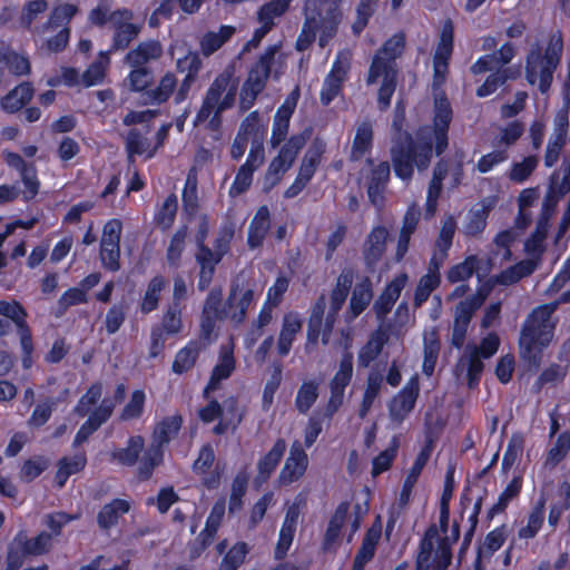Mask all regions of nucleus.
I'll return each mask as SVG.
<instances>
[{
	"instance_id": "39448f33",
	"label": "nucleus",
	"mask_w": 570,
	"mask_h": 570,
	"mask_svg": "<svg viewBox=\"0 0 570 570\" xmlns=\"http://www.w3.org/2000/svg\"><path fill=\"white\" fill-rule=\"evenodd\" d=\"M556 312V304H541L525 317L519 337L521 357L531 365L538 366L543 351L553 337L554 324L550 322Z\"/></svg>"
},
{
	"instance_id": "72a5a7b5",
	"label": "nucleus",
	"mask_w": 570,
	"mask_h": 570,
	"mask_svg": "<svg viewBox=\"0 0 570 570\" xmlns=\"http://www.w3.org/2000/svg\"><path fill=\"white\" fill-rule=\"evenodd\" d=\"M168 281L165 276L158 274L153 276L146 287V291L139 303V309L142 314H150L159 307L161 293L167 287Z\"/></svg>"
},
{
	"instance_id": "9d476101",
	"label": "nucleus",
	"mask_w": 570,
	"mask_h": 570,
	"mask_svg": "<svg viewBox=\"0 0 570 570\" xmlns=\"http://www.w3.org/2000/svg\"><path fill=\"white\" fill-rule=\"evenodd\" d=\"M454 49V26L451 19H446L441 27V31L439 35V41L433 55V80H432V89L433 91H440L434 96V99L439 97L442 92L446 96V94L442 90L446 81V77L449 73L450 60Z\"/></svg>"
},
{
	"instance_id": "e433bc0d",
	"label": "nucleus",
	"mask_w": 570,
	"mask_h": 570,
	"mask_svg": "<svg viewBox=\"0 0 570 570\" xmlns=\"http://www.w3.org/2000/svg\"><path fill=\"white\" fill-rule=\"evenodd\" d=\"M202 351L200 343L191 340L178 350L171 364V371L181 375L190 371L197 363Z\"/></svg>"
},
{
	"instance_id": "a19ab883",
	"label": "nucleus",
	"mask_w": 570,
	"mask_h": 570,
	"mask_svg": "<svg viewBox=\"0 0 570 570\" xmlns=\"http://www.w3.org/2000/svg\"><path fill=\"white\" fill-rule=\"evenodd\" d=\"M382 537V520L377 515L371 527L366 530L361 547L355 557L370 562L376 552V547Z\"/></svg>"
},
{
	"instance_id": "f8f14e48",
	"label": "nucleus",
	"mask_w": 570,
	"mask_h": 570,
	"mask_svg": "<svg viewBox=\"0 0 570 570\" xmlns=\"http://www.w3.org/2000/svg\"><path fill=\"white\" fill-rule=\"evenodd\" d=\"M419 395L420 379L417 374H414L389 403V413L392 421L402 423L414 410Z\"/></svg>"
},
{
	"instance_id": "de8ad7c7",
	"label": "nucleus",
	"mask_w": 570,
	"mask_h": 570,
	"mask_svg": "<svg viewBox=\"0 0 570 570\" xmlns=\"http://www.w3.org/2000/svg\"><path fill=\"white\" fill-rule=\"evenodd\" d=\"M185 307L168 303L165 305L158 327L164 330L167 336H175L181 333L184 328L183 311Z\"/></svg>"
},
{
	"instance_id": "5fc2aeb1",
	"label": "nucleus",
	"mask_w": 570,
	"mask_h": 570,
	"mask_svg": "<svg viewBox=\"0 0 570 570\" xmlns=\"http://www.w3.org/2000/svg\"><path fill=\"white\" fill-rule=\"evenodd\" d=\"M479 267V257L476 255H469L463 259V262L458 263L449 268L446 278L451 284L464 282L472 277Z\"/></svg>"
},
{
	"instance_id": "b1692460",
	"label": "nucleus",
	"mask_w": 570,
	"mask_h": 570,
	"mask_svg": "<svg viewBox=\"0 0 570 570\" xmlns=\"http://www.w3.org/2000/svg\"><path fill=\"white\" fill-rule=\"evenodd\" d=\"M373 299V285L367 276L358 281L352 289L348 306L344 313L346 323L355 321L371 304Z\"/></svg>"
},
{
	"instance_id": "9b49d317",
	"label": "nucleus",
	"mask_w": 570,
	"mask_h": 570,
	"mask_svg": "<svg viewBox=\"0 0 570 570\" xmlns=\"http://www.w3.org/2000/svg\"><path fill=\"white\" fill-rule=\"evenodd\" d=\"M114 16L119 17L112 24L114 35L110 49L107 51L108 53L128 49L130 43L138 38L142 30L141 23L132 22V10L119 8L114 10Z\"/></svg>"
},
{
	"instance_id": "5701e85b",
	"label": "nucleus",
	"mask_w": 570,
	"mask_h": 570,
	"mask_svg": "<svg viewBox=\"0 0 570 570\" xmlns=\"http://www.w3.org/2000/svg\"><path fill=\"white\" fill-rule=\"evenodd\" d=\"M387 237L389 230L382 225L373 227L366 236L362 248V255L364 264L368 269L374 268L382 259L386 250Z\"/></svg>"
},
{
	"instance_id": "4be33fe9",
	"label": "nucleus",
	"mask_w": 570,
	"mask_h": 570,
	"mask_svg": "<svg viewBox=\"0 0 570 570\" xmlns=\"http://www.w3.org/2000/svg\"><path fill=\"white\" fill-rule=\"evenodd\" d=\"M196 248L195 259L199 266L197 289L199 292H205L209 288L213 282L216 266L224 257L222 256V253H217L207 245H202V247Z\"/></svg>"
},
{
	"instance_id": "680f3d73",
	"label": "nucleus",
	"mask_w": 570,
	"mask_h": 570,
	"mask_svg": "<svg viewBox=\"0 0 570 570\" xmlns=\"http://www.w3.org/2000/svg\"><path fill=\"white\" fill-rule=\"evenodd\" d=\"M373 147V127L367 120L361 122L356 129L352 149L360 157L370 151Z\"/></svg>"
},
{
	"instance_id": "37998d69",
	"label": "nucleus",
	"mask_w": 570,
	"mask_h": 570,
	"mask_svg": "<svg viewBox=\"0 0 570 570\" xmlns=\"http://www.w3.org/2000/svg\"><path fill=\"white\" fill-rule=\"evenodd\" d=\"M493 206L491 203H482L480 208H472L468 216L463 227V233L466 236L475 237L482 234L488 224V217Z\"/></svg>"
},
{
	"instance_id": "cd10ccee",
	"label": "nucleus",
	"mask_w": 570,
	"mask_h": 570,
	"mask_svg": "<svg viewBox=\"0 0 570 570\" xmlns=\"http://www.w3.org/2000/svg\"><path fill=\"white\" fill-rule=\"evenodd\" d=\"M33 95V85L30 81H22L0 99V108L6 114H17L31 101Z\"/></svg>"
},
{
	"instance_id": "bb28decb",
	"label": "nucleus",
	"mask_w": 570,
	"mask_h": 570,
	"mask_svg": "<svg viewBox=\"0 0 570 570\" xmlns=\"http://www.w3.org/2000/svg\"><path fill=\"white\" fill-rule=\"evenodd\" d=\"M299 514L301 511L298 504L293 503L287 508L275 548L276 559L284 558L289 550L296 532Z\"/></svg>"
},
{
	"instance_id": "69168bd1",
	"label": "nucleus",
	"mask_w": 570,
	"mask_h": 570,
	"mask_svg": "<svg viewBox=\"0 0 570 570\" xmlns=\"http://www.w3.org/2000/svg\"><path fill=\"white\" fill-rule=\"evenodd\" d=\"M146 394L142 390H135L128 403L122 407L119 419L130 421L139 419L145 410Z\"/></svg>"
},
{
	"instance_id": "2eb2a0df",
	"label": "nucleus",
	"mask_w": 570,
	"mask_h": 570,
	"mask_svg": "<svg viewBox=\"0 0 570 570\" xmlns=\"http://www.w3.org/2000/svg\"><path fill=\"white\" fill-rule=\"evenodd\" d=\"M236 361L233 346H222L218 354V362L213 367L209 380L202 392L204 400H209L210 395L220 387V382L229 379L235 371Z\"/></svg>"
},
{
	"instance_id": "864d4df0",
	"label": "nucleus",
	"mask_w": 570,
	"mask_h": 570,
	"mask_svg": "<svg viewBox=\"0 0 570 570\" xmlns=\"http://www.w3.org/2000/svg\"><path fill=\"white\" fill-rule=\"evenodd\" d=\"M79 12V7L73 3H61L52 8L43 29H56L58 27H69L73 17Z\"/></svg>"
},
{
	"instance_id": "ddd939ff",
	"label": "nucleus",
	"mask_w": 570,
	"mask_h": 570,
	"mask_svg": "<svg viewBox=\"0 0 570 570\" xmlns=\"http://www.w3.org/2000/svg\"><path fill=\"white\" fill-rule=\"evenodd\" d=\"M308 468V455L301 441L291 444L289 454L279 472L278 481L282 485H289L304 476Z\"/></svg>"
},
{
	"instance_id": "338daca9",
	"label": "nucleus",
	"mask_w": 570,
	"mask_h": 570,
	"mask_svg": "<svg viewBox=\"0 0 570 570\" xmlns=\"http://www.w3.org/2000/svg\"><path fill=\"white\" fill-rule=\"evenodd\" d=\"M441 284V279H438L432 275H422L414 291L413 305L414 307H421Z\"/></svg>"
},
{
	"instance_id": "052dcab7",
	"label": "nucleus",
	"mask_w": 570,
	"mask_h": 570,
	"mask_svg": "<svg viewBox=\"0 0 570 570\" xmlns=\"http://www.w3.org/2000/svg\"><path fill=\"white\" fill-rule=\"evenodd\" d=\"M380 0H360L356 6V18L352 23V32L360 36L374 16Z\"/></svg>"
},
{
	"instance_id": "473e14b6",
	"label": "nucleus",
	"mask_w": 570,
	"mask_h": 570,
	"mask_svg": "<svg viewBox=\"0 0 570 570\" xmlns=\"http://www.w3.org/2000/svg\"><path fill=\"white\" fill-rule=\"evenodd\" d=\"M546 498L540 497L535 503L532 505L528 518L527 524L522 525L518 530V538L521 540H530L538 535L540 530L543 527L546 519Z\"/></svg>"
},
{
	"instance_id": "c03bdc74",
	"label": "nucleus",
	"mask_w": 570,
	"mask_h": 570,
	"mask_svg": "<svg viewBox=\"0 0 570 570\" xmlns=\"http://www.w3.org/2000/svg\"><path fill=\"white\" fill-rule=\"evenodd\" d=\"M354 278L355 272L353 268H343L336 277L334 287L330 292V303L343 307L353 287Z\"/></svg>"
},
{
	"instance_id": "c9c22d12",
	"label": "nucleus",
	"mask_w": 570,
	"mask_h": 570,
	"mask_svg": "<svg viewBox=\"0 0 570 570\" xmlns=\"http://www.w3.org/2000/svg\"><path fill=\"white\" fill-rule=\"evenodd\" d=\"M325 309L326 298L325 295L322 294L313 303L307 318L306 342L308 345L316 346L318 344Z\"/></svg>"
},
{
	"instance_id": "c85d7f7f",
	"label": "nucleus",
	"mask_w": 570,
	"mask_h": 570,
	"mask_svg": "<svg viewBox=\"0 0 570 570\" xmlns=\"http://www.w3.org/2000/svg\"><path fill=\"white\" fill-rule=\"evenodd\" d=\"M303 320L296 312H288L284 315L281 332L277 338V353L285 357L289 354L296 335L302 331Z\"/></svg>"
},
{
	"instance_id": "1a4fd4ad",
	"label": "nucleus",
	"mask_w": 570,
	"mask_h": 570,
	"mask_svg": "<svg viewBox=\"0 0 570 570\" xmlns=\"http://www.w3.org/2000/svg\"><path fill=\"white\" fill-rule=\"evenodd\" d=\"M276 47L269 46L252 65L239 89L238 109L242 114L252 109L258 96L265 90L275 60Z\"/></svg>"
},
{
	"instance_id": "6e6d98bb",
	"label": "nucleus",
	"mask_w": 570,
	"mask_h": 570,
	"mask_svg": "<svg viewBox=\"0 0 570 570\" xmlns=\"http://www.w3.org/2000/svg\"><path fill=\"white\" fill-rule=\"evenodd\" d=\"M226 411L227 414L230 415L229 419H218V423L213 428V433L215 435H223L229 429L235 431L244 419V414L238 411V401L236 397L230 396L226 401Z\"/></svg>"
},
{
	"instance_id": "58836bf2",
	"label": "nucleus",
	"mask_w": 570,
	"mask_h": 570,
	"mask_svg": "<svg viewBox=\"0 0 570 570\" xmlns=\"http://www.w3.org/2000/svg\"><path fill=\"white\" fill-rule=\"evenodd\" d=\"M236 28L229 24H222L217 32L207 31L200 39V51L209 57L220 49L235 35Z\"/></svg>"
},
{
	"instance_id": "f03ea898",
	"label": "nucleus",
	"mask_w": 570,
	"mask_h": 570,
	"mask_svg": "<svg viewBox=\"0 0 570 570\" xmlns=\"http://www.w3.org/2000/svg\"><path fill=\"white\" fill-rule=\"evenodd\" d=\"M254 302L255 291L238 282H232L225 301L220 287L212 288L202 308L200 337L210 341L215 334L217 322L228 321L234 328H238L245 323L247 311Z\"/></svg>"
},
{
	"instance_id": "3c124183",
	"label": "nucleus",
	"mask_w": 570,
	"mask_h": 570,
	"mask_svg": "<svg viewBox=\"0 0 570 570\" xmlns=\"http://www.w3.org/2000/svg\"><path fill=\"white\" fill-rule=\"evenodd\" d=\"M320 383L317 381L303 382L295 396V407L298 413L306 414L317 401Z\"/></svg>"
},
{
	"instance_id": "f257e3e1",
	"label": "nucleus",
	"mask_w": 570,
	"mask_h": 570,
	"mask_svg": "<svg viewBox=\"0 0 570 570\" xmlns=\"http://www.w3.org/2000/svg\"><path fill=\"white\" fill-rule=\"evenodd\" d=\"M453 119L451 102L443 92L433 102L431 127H422L414 138L404 131L393 140L390 156L397 178L410 181L414 169L426 170L432 161L433 151L441 156L449 147V130Z\"/></svg>"
},
{
	"instance_id": "c756f323",
	"label": "nucleus",
	"mask_w": 570,
	"mask_h": 570,
	"mask_svg": "<svg viewBox=\"0 0 570 570\" xmlns=\"http://www.w3.org/2000/svg\"><path fill=\"white\" fill-rule=\"evenodd\" d=\"M183 423L184 419L180 413L163 417L153 430L151 443L164 449L179 434Z\"/></svg>"
},
{
	"instance_id": "a211bd4d",
	"label": "nucleus",
	"mask_w": 570,
	"mask_h": 570,
	"mask_svg": "<svg viewBox=\"0 0 570 570\" xmlns=\"http://www.w3.org/2000/svg\"><path fill=\"white\" fill-rule=\"evenodd\" d=\"M115 410L110 399H104L101 403L94 409L88 419L80 425L77 431L72 446L77 448L85 443L96 431L100 429L112 415Z\"/></svg>"
},
{
	"instance_id": "f704fd0d",
	"label": "nucleus",
	"mask_w": 570,
	"mask_h": 570,
	"mask_svg": "<svg viewBox=\"0 0 570 570\" xmlns=\"http://www.w3.org/2000/svg\"><path fill=\"white\" fill-rule=\"evenodd\" d=\"M51 534L46 531L40 532L33 538H28L23 532H19L14 537L13 542L28 557L47 553L51 546Z\"/></svg>"
},
{
	"instance_id": "4468645a",
	"label": "nucleus",
	"mask_w": 570,
	"mask_h": 570,
	"mask_svg": "<svg viewBox=\"0 0 570 570\" xmlns=\"http://www.w3.org/2000/svg\"><path fill=\"white\" fill-rule=\"evenodd\" d=\"M215 462V452L210 443L200 446L198 455L191 465L196 475L202 476V484L207 490H216L222 480V471L216 466L209 471Z\"/></svg>"
},
{
	"instance_id": "bf43d9fd",
	"label": "nucleus",
	"mask_w": 570,
	"mask_h": 570,
	"mask_svg": "<svg viewBox=\"0 0 570 570\" xmlns=\"http://www.w3.org/2000/svg\"><path fill=\"white\" fill-rule=\"evenodd\" d=\"M108 63V52H100L99 60L91 62L80 76L81 83L87 88L101 83L106 77V66Z\"/></svg>"
},
{
	"instance_id": "20e7f679",
	"label": "nucleus",
	"mask_w": 570,
	"mask_h": 570,
	"mask_svg": "<svg viewBox=\"0 0 570 570\" xmlns=\"http://www.w3.org/2000/svg\"><path fill=\"white\" fill-rule=\"evenodd\" d=\"M239 80L233 69L219 72L209 85L200 108L195 118L194 126H199L209 120L208 127L217 130L223 122V112L232 109L236 104Z\"/></svg>"
},
{
	"instance_id": "2f4dec72",
	"label": "nucleus",
	"mask_w": 570,
	"mask_h": 570,
	"mask_svg": "<svg viewBox=\"0 0 570 570\" xmlns=\"http://www.w3.org/2000/svg\"><path fill=\"white\" fill-rule=\"evenodd\" d=\"M145 448V440L141 435H131L127 440L126 448H117L110 452V461L121 466H134Z\"/></svg>"
},
{
	"instance_id": "ea45409f",
	"label": "nucleus",
	"mask_w": 570,
	"mask_h": 570,
	"mask_svg": "<svg viewBox=\"0 0 570 570\" xmlns=\"http://www.w3.org/2000/svg\"><path fill=\"white\" fill-rule=\"evenodd\" d=\"M523 480L521 476H513L500 493L498 501L488 510L487 520L490 522L497 514L503 513L511 501L517 499L522 490Z\"/></svg>"
},
{
	"instance_id": "6ab92c4d",
	"label": "nucleus",
	"mask_w": 570,
	"mask_h": 570,
	"mask_svg": "<svg viewBox=\"0 0 570 570\" xmlns=\"http://www.w3.org/2000/svg\"><path fill=\"white\" fill-rule=\"evenodd\" d=\"M163 53L164 48L159 40L147 39L127 51L124 63L128 67L151 68V63L158 61Z\"/></svg>"
},
{
	"instance_id": "0e129e2a",
	"label": "nucleus",
	"mask_w": 570,
	"mask_h": 570,
	"mask_svg": "<svg viewBox=\"0 0 570 570\" xmlns=\"http://www.w3.org/2000/svg\"><path fill=\"white\" fill-rule=\"evenodd\" d=\"M238 132L247 139L255 142L256 139L263 141L265 129L261 125L259 112L257 110L250 111L245 119L240 122Z\"/></svg>"
},
{
	"instance_id": "603ef678",
	"label": "nucleus",
	"mask_w": 570,
	"mask_h": 570,
	"mask_svg": "<svg viewBox=\"0 0 570 570\" xmlns=\"http://www.w3.org/2000/svg\"><path fill=\"white\" fill-rule=\"evenodd\" d=\"M399 448L400 439L397 435H394L391 439L389 448H386L385 450H383L376 456L373 458L371 470V474L373 478H376L391 469L394 460L397 456Z\"/></svg>"
},
{
	"instance_id": "a878e982",
	"label": "nucleus",
	"mask_w": 570,
	"mask_h": 570,
	"mask_svg": "<svg viewBox=\"0 0 570 570\" xmlns=\"http://www.w3.org/2000/svg\"><path fill=\"white\" fill-rule=\"evenodd\" d=\"M272 226L269 208L262 205L253 216L247 230V246L255 250L263 246Z\"/></svg>"
},
{
	"instance_id": "dca6fc26",
	"label": "nucleus",
	"mask_w": 570,
	"mask_h": 570,
	"mask_svg": "<svg viewBox=\"0 0 570 570\" xmlns=\"http://www.w3.org/2000/svg\"><path fill=\"white\" fill-rule=\"evenodd\" d=\"M325 21L326 14L323 16L321 10H315L311 14H306L301 33L297 37L295 49L297 51L307 50L316 40L317 31H320L318 45L320 47H325L331 39L334 37H327L326 40H323L325 35Z\"/></svg>"
},
{
	"instance_id": "49530a36",
	"label": "nucleus",
	"mask_w": 570,
	"mask_h": 570,
	"mask_svg": "<svg viewBox=\"0 0 570 570\" xmlns=\"http://www.w3.org/2000/svg\"><path fill=\"white\" fill-rule=\"evenodd\" d=\"M439 529L435 524L429 525L425 530L424 537L420 541L419 553L416 557V569L417 570H430L432 569L433 559V540L438 537Z\"/></svg>"
},
{
	"instance_id": "8fccbe9b",
	"label": "nucleus",
	"mask_w": 570,
	"mask_h": 570,
	"mask_svg": "<svg viewBox=\"0 0 570 570\" xmlns=\"http://www.w3.org/2000/svg\"><path fill=\"white\" fill-rule=\"evenodd\" d=\"M178 210V198L171 193L154 215L155 225L163 232L168 230L175 223Z\"/></svg>"
},
{
	"instance_id": "774afa93",
	"label": "nucleus",
	"mask_w": 570,
	"mask_h": 570,
	"mask_svg": "<svg viewBox=\"0 0 570 570\" xmlns=\"http://www.w3.org/2000/svg\"><path fill=\"white\" fill-rule=\"evenodd\" d=\"M570 451V432H561L553 446L548 451L547 463L557 465L566 459Z\"/></svg>"
},
{
	"instance_id": "e2e57ef3",
	"label": "nucleus",
	"mask_w": 570,
	"mask_h": 570,
	"mask_svg": "<svg viewBox=\"0 0 570 570\" xmlns=\"http://www.w3.org/2000/svg\"><path fill=\"white\" fill-rule=\"evenodd\" d=\"M292 166L289 164H287L286 161H284L281 157L278 156H275L269 165H268V168L265 173V176H264V190L265 191H269L272 190L275 186H277L282 178H283V175L291 168Z\"/></svg>"
},
{
	"instance_id": "7ed1b4c3",
	"label": "nucleus",
	"mask_w": 570,
	"mask_h": 570,
	"mask_svg": "<svg viewBox=\"0 0 570 570\" xmlns=\"http://www.w3.org/2000/svg\"><path fill=\"white\" fill-rule=\"evenodd\" d=\"M406 47V37L399 31L387 38L374 53L366 76V85L371 86L382 78L377 91V106L381 111L387 110L397 86L400 59Z\"/></svg>"
},
{
	"instance_id": "4c0bfd02",
	"label": "nucleus",
	"mask_w": 570,
	"mask_h": 570,
	"mask_svg": "<svg viewBox=\"0 0 570 570\" xmlns=\"http://www.w3.org/2000/svg\"><path fill=\"white\" fill-rule=\"evenodd\" d=\"M350 507L351 504L348 501H342L338 503L334 513L332 514L323 538V548L325 550L330 549L334 543L337 542L342 528L347 518Z\"/></svg>"
},
{
	"instance_id": "7c9ffc66",
	"label": "nucleus",
	"mask_w": 570,
	"mask_h": 570,
	"mask_svg": "<svg viewBox=\"0 0 570 570\" xmlns=\"http://www.w3.org/2000/svg\"><path fill=\"white\" fill-rule=\"evenodd\" d=\"M130 502L125 499H112L110 502L104 504L97 513V524L104 530L108 531L119 523L122 515L130 511Z\"/></svg>"
},
{
	"instance_id": "393cba45",
	"label": "nucleus",
	"mask_w": 570,
	"mask_h": 570,
	"mask_svg": "<svg viewBox=\"0 0 570 570\" xmlns=\"http://www.w3.org/2000/svg\"><path fill=\"white\" fill-rule=\"evenodd\" d=\"M287 449V443L283 438H278L273 446L257 461L255 482L257 484L266 483L274 471L279 465Z\"/></svg>"
},
{
	"instance_id": "13d9d810",
	"label": "nucleus",
	"mask_w": 570,
	"mask_h": 570,
	"mask_svg": "<svg viewBox=\"0 0 570 570\" xmlns=\"http://www.w3.org/2000/svg\"><path fill=\"white\" fill-rule=\"evenodd\" d=\"M0 62L4 63L9 72L16 77L28 76L31 72L29 58L14 50L0 52Z\"/></svg>"
},
{
	"instance_id": "0eeeda50",
	"label": "nucleus",
	"mask_w": 570,
	"mask_h": 570,
	"mask_svg": "<svg viewBox=\"0 0 570 570\" xmlns=\"http://www.w3.org/2000/svg\"><path fill=\"white\" fill-rule=\"evenodd\" d=\"M130 70L124 79V86L130 92L141 94L145 105H163L169 100L177 88L178 80L174 72L167 71L158 81L155 82L153 68L129 67Z\"/></svg>"
},
{
	"instance_id": "412c9836",
	"label": "nucleus",
	"mask_w": 570,
	"mask_h": 570,
	"mask_svg": "<svg viewBox=\"0 0 570 570\" xmlns=\"http://www.w3.org/2000/svg\"><path fill=\"white\" fill-rule=\"evenodd\" d=\"M407 281L409 275L405 272H402L386 283L373 304V311L377 318H384L392 311L393 306L400 298L402 291L406 286Z\"/></svg>"
},
{
	"instance_id": "09e8293b",
	"label": "nucleus",
	"mask_w": 570,
	"mask_h": 570,
	"mask_svg": "<svg viewBox=\"0 0 570 570\" xmlns=\"http://www.w3.org/2000/svg\"><path fill=\"white\" fill-rule=\"evenodd\" d=\"M383 384V376L380 373L371 372L367 375L366 379V387L364 390L360 410H358V416L361 419H364L367 413L371 411L376 397L380 394L381 387Z\"/></svg>"
},
{
	"instance_id": "a18cd8bd",
	"label": "nucleus",
	"mask_w": 570,
	"mask_h": 570,
	"mask_svg": "<svg viewBox=\"0 0 570 570\" xmlns=\"http://www.w3.org/2000/svg\"><path fill=\"white\" fill-rule=\"evenodd\" d=\"M219 528L220 524L212 521V519H206L204 529L189 544L190 559L199 558L204 553V551L213 544Z\"/></svg>"
},
{
	"instance_id": "4d7b16f0",
	"label": "nucleus",
	"mask_w": 570,
	"mask_h": 570,
	"mask_svg": "<svg viewBox=\"0 0 570 570\" xmlns=\"http://www.w3.org/2000/svg\"><path fill=\"white\" fill-rule=\"evenodd\" d=\"M250 551L245 541H237L224 554L218 570H238Z\"/></svg>"
},
{
	"instance_id": "79ce46f5",
	"label": "nucleus",
	"mask_w": 570,
	"mask_h": 570,
	"mask_svg": "<svg viewBox=\"0 0 570 570\" xmlns=\"http://www.w3.org/2000/svg\"><path fill=\"white\" fill-rule=\"evenodd\" d=\"M137 469V478L140 481H148L151 479L156 468L164 462V449L150 443L149 448L144 452Z\"/></svg>"
},
{
	"instance_id": "6e6552de",
	"label": "nucleus",
	"mask_w": 570,
	"mask_h": 570,
	"mask_svg": "<svg viewBox=\"0 0 570 570\" xmlns=\"http://www.w3.org/2000/svg\"><path fill=\"white\" fill-rule=\"evenodd\" d=\"M16 333L19 336L22 366L30 367L35 351L32 331L28 323V312L16 301H0V338Z\"/></svg>"
},
{
	"instance_id": "f3484780",
	"label": "nucleus",
	"mask_w": 570,
	"mask_h": 570,
	"mask_svg": "<svg viewBox=\"0 0 570 570\" xmlns=\"http://www.w3.org/2000/svg\"><path fill=\"white\" fill-rule=\"evenodd\" d=\"M115 410L110 399H104L101 403L94 409L88 419L80 425L77 431L72 446L77 448L85 443L96 431L100 429L112 415Z\"/></svg>"
},
{
	"instance_id": "423d86ee",
	"label": "nucleus",
	"mask_w": 570,
	"mask_h": 570,
	"mask_svg": "<svg viewBox=\"0 0 570 570\" xmlns=\"http://www.w3.org/2000/svg\"><path fill=\"white\" fill-rule=\"evenodd\" d=\"M563 51V38L561 31L549 37L547 47L542 52L539 46L530 49L525 58V79L530 85L538 82L541 94H547L553 81Z\"/></svg>"
},
{
	"instance_id": "aec40b11",
	"label": "nucleus",
	"mask_w": 570,
	"mask_h": 570,
	"mask_svg": "<svg viewBox=\"0 0 570 570\" xmlns=\"http://www.w3.org/2000/svg\"><path fill=\"white\" fill-rule=\"evenodd\" d=\"M366 163L372 166L367 177V197L374 206H381L384 203L383 194L391 178V166L389 161L374 165L372 158H368Z\"/></svg>"
}]
</instances>
